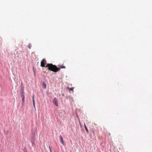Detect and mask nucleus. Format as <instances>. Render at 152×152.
<instances>
[{"label": "nucleus", "mask_w": 152, "mask_h": 152, "mask_svg": "<svg viewBox=\"0 0 152 152\" xmlns=\"http://www.w3.org/2000/svg\"><path fill=\"white\" fill-rule=\"evenodd\" d=\"M46 67H48V70L53 71L54 72H57L60 71L59 69L56 66L53 65L52 64H47Z\"/></svg>", "instance_id": "f257e3e1"}, {"label": "nucleus", "mask_w": 152, "mask_h": 152, "mask_svg": "<svg viewBox=\"0 0 152 152\" xmlns=\"http://www.w3.org/2000/svg\"><path fill=\"white\" fill-rule=\"evenodd\" d=\"M46 63V61L45 59H43L41 62V66L43 67H45Z\"/></svg>", "instance_id": "f03ea898"}, {"label": "nucleus", "mask_w": 152, "mask_h": 152, "mask_svg": "<svg viewBox=\"0 0 152 152\" xmlns=\"http://www.w3.org/2000/svg\"><path fill=\"white\" fill-rule=\"evenodd\" d=\"M53 102L55 104V105L56 106H58V101L57 99H56V98H54V99H53Z\"/></svg>", "instance_id": "7ed1b4c3"}, {"label": "nucleus", "mask_w": 152, "mask_h": 152, "mask_svg": "<svg viewBox=\"0 0 152 152\" xmlns=\"http://www.w3.org/2000/svg\"><path fill=\"white\" fill-rule=\"evenodd\" d=\"M22 90V91L21 92L20 94L21 97L22 98H25L24 96V92L23 91V88L21 89Z\"/></svg>", "instance_id": "20e7f679"}, {"label": "nucleus", "mask_w": 152, "mask_h": 152, "mask_svg": "<svg viewBox=\"0 0 152 152\" xmlns=\"http://www.w3.org/2000/svg\"><path fill=\"white\" fill-rule=\"evenodd\" d=\"M59 137H60V140H61V143L63 145H64V141L63 140V139L62 136L61 135H60V136Z\"/></svg>", "instance_id": "39448f33"}, {"label": "nucleus", "mask_w": 152, "mask_h": 152, "mask_svg": "<svg viewBox=\"0 0 152 152\" xmlns=\"http://www.w3.org/2000/svg\"><path fill=\"white\" fill-rule=\"evenodd\" d=\"M58 66L59 67H58V68H59L60 70V69L65 68V66L61 65H58Z\"/></svg>", "instance_id": "423d86ee"}, {"label": "nucleus", "mask_w": 152, "mask_h": 152, "mask_svg": "<svg viewBox=\"0 0 152 152\" xmlns=\"http://www.w3.org/2000/svg\"><path fill=\"white\" fill-rule=\"evenodd\" d=\"M66 88L68 89V90L69 91H73L74 88L73 87H72L71 88H69L68 87Z\"/></svg>", "instance_id": "0eeeda50"}, {"label": "nucleus", "mask_w": 152, "mask_h": 152, "mask_svg": "<svg viewBox=\"0 0 152 152\" xmlns=\"http://www.w3.org/2000/svg\"><path fill=\"white\" fill-rule=\"evenodd\" d=\"M43 86L44 88H46V84L44 82H43Z\"/></svg>", "instance_id": "6e6552de"}, {"label": "nucleus", "mask_w": 152, "mask_h": 152, "mask_svg": "<svg viewBox=\"0 0 152 152\" xmlns=\"http://www.w3.org/2000/svg\"><path fill=\"white\" fill-rule=\"evenodd\" d=\"M84 126H85V129L86 130V132H87V133H88V129L86 125L85 124H84Z\"/></svg>", "instance_id": "1a4fd4ad"}, {"label": "nucleus", "mask_w": 152, "mask_h": 152, "mask_svg": "<svg viewBox=\"0 0 152 152\" xmlns=\"http://www.w3.org/2000/svg\"><path fill=\"white\" fill-rule=\"evenodd\" d=\"M91 132H92V133L94 135H95V132H94V131L93 129H92L91 130Z\"/></svg>", "instance_id": "9d476101"}, {"label": "nucleus", "mask_w": 152, "mask_h": 152, "mask_svg": "<svg viewBox=\"0 0 152 152\" xmlns=\"http://www.w3.org/2000/svg\"><path fill=\"white\" fill-rule=\"evenodd\" d=\"M33 101V104L34 108H35V104L34 102V100H32Z\"/></svg>", "instance_id": "9b49d317"}, {"label": "nucleus", "mask_w": 152, "mask_h": 152, "mask_svg": "<svg viewBox=\"0 0 152 152\" xmlns=\"http://www.w3.org/2000/svg\"><path fill=\"white\" fill-rule=\"evenodd\" d=\"M28 46L29 49H31V45L30 44H29V45H28Z\"/></svg>", "instance_id": "f8f14e48"}, {"label": "nucleus", "mask_w": 152, "mask_h": 152, "mask_svg": "<svg viewBox=\"0 0 152 152\" xmlns=\"http://www.w3.org/2000/svg\"><path fill=\"white\" fill-rule=\"evenodd\" d=\"M22 104L24 103V98H22Z\"/></svg>", "instance_id": "ddd939ff"}, {"label": "nucleus", "mask_w": 152, "mask_h": 152, "mask_svg": "<svg viewBox=\"0 0 152 152\" xmlns=\"http://www.w3.org/2000/svg\"><path fill=\"white\" fill-rule=\"evenodd\" d=\"M34 96L33 95L32 96V100H34Z\"/></svg>", "instance_id": "4468645a"}]
</instances>
